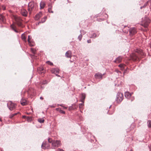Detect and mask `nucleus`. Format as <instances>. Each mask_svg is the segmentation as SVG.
<instances>
[{
    "instance_id": "10",
    "label": "nucleus",
    "mask_w": 151,
    "mask_h": 151,
    "mask_svg": "<svg viewBox=\"0 0 151 151\" xmlns=\"http://www.w3.org/2000/svg\"><path fill=\"white\" fill-rule=\"evenodd\" d=\"M49 145L47 144L46 142H44L42 145V148L43 149H48L49 148Z\"/></svg>"
},
{
    "instance_id": "2",
    "label": "nucleus",
    "mask_w": 151,
    "mask_h": 151,
    "mask_svg": "<svg viewBox=\"0 0 151 151\" xmlns=\"http://www.w3.org/2000/svg\"><path fill=\"white\" fill-rule=\"evenodd\" d=\"M150 22V20L149 18L147 17H145L144 18L142 19L141 25L144 27L146 28L148 26Z\"/></svg>"
},
{
    "instance_id": "34",
    "label": "nucleus",
    "mask_w": 151,
    "mask_h": 151,
    "mask_svg": "<svg viewBox=\"0 0 151 151\" xmlns=\"http://www.w3.org/2000/svg\"><path fill=\"white\" fill-rule=\"evenodd\" d=\"M148 126L149 127H151V121H149L148 122Z\"/></svg>"
},
{
    "instance_id": "26",
    "label": "nucleus",
    "mask_w": 151,
    "mask_h": 151,
    "mask_svg": "<svg viewBox=\"0 0 151 151\" xmlns=\"http://www.w3.org/2000/svg\"><path fill=\"white\" fill-rule=\"evenodd\" d=\"M52 6L51 5H49V8L48 9V12L50 13H53V12L52 10Z\"/></svg>"
},
{
    "instance_id": "48",
    "label": "nucleus",
    "mask_w": 151,
    "mask_h": 151,
    "mask_svg": "<svg viewBox=\"0 0 151 151\" xmlns=\"http://www.w3.org/2000/svg\"><path fill=\"white\" fill-rule=\"evenodd\" d=\"M40 99H42V100H43V98L42 97H40Z\"/></svg>"
},
{
    "instance_id": "51",
    "label": "nucleus",
    "mask_w": 151,
    "mask_h": 151,
    "mask_svg": "<svg viewBox=\"0 0 151 151\" xmlns=\"http://www.w3.org/2000/svg\"><path fill=\"white\" fill-rule=\"evenodd\" d=\"M130 151H133L132 150H131Z\"/></svg>"
},
{
    "instance_id": "53",
    "label": "nucleus",
    "mask_w": 151,
    "mask_h": 151,
    "mask_svg": "<svg viewBox=\"0 0 151 151\" xmlns=\"http://www.w3.org/2000/svg\"><path fill=\"white\" fill-rule=\"evenodd\" d=\"M142 7H141V9H142Z\"/></svg>"
},
{
    "instance_id": "19",
    "label": "nucleus",
    "mask_w": 151,
    "mask_h": 151,
    "mask_svg": "<svg viewBox=\"0 0 151 151\" xmlns=\"http://www.w3.org/2000/svg\"><path fill=\"white\" fill-rule=\"evenodd\" d=\"M47 18V17H44L42 19L41 22H40L37 23V25H39V24L41 23H43L46 20Z\"/></svg>"
},
{
    "instance_id": "28",
    "label": "nucleus",
    "mask_w": 151,
    "mask_h": 151,
    "mask_svg": "<svg viewBox=\"0 0 151 151\" xmlns=\"http://www.w3.org/2000/svg\"><path fill=\"white\" fill-rule=\"evenodd\" d=\"M38 121L39 122L42 123H44V120L43 118H40L38 119Z\"/></svg>"
},
{
    "instance_id": "4",
    "label": "nucleus",
    "mask_w": 151,
    "mask_h": 151,
    "mask_svg": "<svg viewBox=\"0 0 151 151\" xmlns=\"http://www.w3.org/2000/svg\"><path fill=\"white\" fill-rule=\"evenodd\" d=\"M7 105L9 109L11 110H12L15 109L16 106V104L13 103L11 101L8 102Z\"/></svg>"
},
{
    "instance_id": "46",
    "label": "nucleus",
    "mask_w": 151,
    "mask_h": 151,
    "mask_svg": "<svg viewBox=\"0 0 151 151\" xmlns=\"http://www.w3.org/2000/svg\"><path fill=\"white\" fill-rule=\"evenodd\" d=\"M60 106H63L64 108L65 109H67V107H64V106H63L62 105H60Z\"/></svg>"
},
{
    "instance_id": "11",
    "label": "nucleus",
    "mask_w": 151,
    "mask_h": 151,
    "mask_svg": "<svg viewBox=\"0 0 151 151\" xmlns=\"http://www.w3.org/2000/svg\"><path fill=\"white\" fill-rule=\"evenodd\" d=\"M59 70L57 68H53L51 70V72L52 73L55 74L56 75L58 76H59L57 74V73H59Z\"/></svg>"
},
{
    "instance_id": "27",
    "label": "nucleus",
    "mask_w": 151,
    "mask_h": 151,
    "mask_svg": "<svg viewBox=\"0 0 151 151\" xmlns=\"http://www.w3.org/2000/svg\"><path fill=\"white\" fill-rule=\"evenodd\" d=\"M38 70H39L40 71L41 73H43L45 72V71L44 70V68L42 67L38 69Z\"/></svg>"
},
{
    "instance_id": "3",
    "label": "nucleus",
    "mask_w": 151,
    "mask_h": 151,
    "mask_svg": "<svg viewBox=\"0 0 151 151\" xmlns=\"http://www.w3.org/2000/svg\"><path fill=\"white\" fill-rule=\"evenodd\" d=\"M123 99V96L122 93H118L116 97V100L118 103H120Z\"/></svg>"
},
{
    "instance_id": "22",
    "label": "nucleus",
    "mask_w": 151,
    "mask_h": 151,
    "mask_svg": "<svg viewBox=\"0 0 151 151\" xmlns=\"http://www.w3.org/2000/svg\"><path fill=\"white\" fill-rule=\"evenodd\" d=\"M31 38V37L29 35L28 36V42L29 44V45L30 46H33V45H32L30 41V39Z\"/></svg>"
},
{
    "instance_id": "24",
    "label": "nucleus",
    "mask_w": 151,
    "mask_h": 151,
    "mask_svg": "<svg viewBox=\"0 0 151 151\" xmlns=\"http://www.w3.org/2000/svg\"><path fill=\"white\" fill-rule=\"evenodd\" d=\"M85 98V95L84 94H82V96L81 101L83 103H84V99Z\"/></svg>"
},
{
    "instance_id": "41",
    "label": "nucleus",
    "mask_w": 151,
    "mask_h": 151,
    "mask_svg": "<svg viewBox=\"0 0 151 151\" xmlns=\"http://www.w3.org/2000/svg\"><path fill=\"white\" fill-rule=\"evenodd\" d=\"M75 106V104H74V105H72V107H70L69 108V110H71V109H73L72 108H73V107L74 106Z\"/></svg>"
},
{
    "instance_id": "9",
    "label": "nucleus",
    "mask_w": 151,
    "mask_h": 151,
    "mask_svg": "<svg viewBox=\"0 0 151 151\" xmlns=\"http://www.w3.org/2000/svg\"><path fill=\"white\" fill-rule=\"evenodd\" d=\"M104 75V74H102L101 73H97L95 75V78L96 79H102L103 76Z\"/></svg>"
},
{
    "instance_id": "12",
    "label": "nucleus",
    "mask_w": 151,
    "mask_h": 151,
    "mask_svg": "<svg viewBox=\"0 0 151 151\" xmlns=\"http://www.w3.org/2000/svg\"><path fill=\"white\" fill-rule=\"evenodd\" d=\"M42 16V13L41 12H40L35 16V19L36 20H38Z\"/></svg>"
},
{
    "instance_id": "38",
    "label": "nucleus",
    "mask_w": 151,
    "mask_h": 151,
    "mask_svg": "<svg viewBox=\"0 0 151 151\" xmlns=\"http://www.w3.org/2000/svg\"><path fill=\"white\" fill-rule=\"evenodd\" d=\"M124 65L123 64H120L119 65V66L121 68H123L124 67Z\"/></svg>"
},
{
    "instance_id": "42",
    "label": "nucleus",
    "mask_w": 151,
    "mask_h": 151,
    "mask_svg": "<svg viewBox=\"0 0 151 151\" xmlns=\"http://www.w3.org/2000/svg\"><path fill=\"white\" fill-rule=\"evenodd\" d=\"M148 4V2L147 1L146 3H145V5L144 6V7H145L147 5V4Z\"/></svg>"
},
{
    "instance_id": "15",
    "label": "nucleus",
    "mask_w": 151,
    "mask_h": 151,
    "mask_svg": "<svg viewBox=\"0 0 151 151\" xmlns=\"http://www.w3.org/2000/svg\"><path fill=\"white\" fill-rule=\"evenodd\" d=\"M21 12L23 16L26 17L27 16V12L25 9H22Z\"/></svg>"
},
{
    "instance_id": "36",
    "label": "nucleus",
    "mask_w": 151,
    "mask_h": 151,
    "mask_svg": "<svg viewBox=\"0 0 151 151\" xmlns=\"http://www.w3.org/2000/svg\"><path fill=\"white\" fill-rule=\"evenodd\" d=\"M48 141L49 143H52V142L53 141H52V140L50 138H49L48 139Z\"/></svg>"
},
{
    "instance_id": "44",
    "label": "nucleus",
    "mask_w": 151,
    "mask_h": 151,
    "mask_svg": "<svg viewBox=\"0 0 151 151\" xmlns=\"http://www.w3.org/2000/svg\"><path fill=\"white\" fill-rule=\"evenodd\" d=\"M57 151H64L62 149H58L57 150Z\"/></svg>"
},
{
    "instance_id": "50",
    "label": "nucleus",
    "mask_w": 151,
    "mask_h": 151,
    "mask_svg": "<svg viewBox=\"0 0 151 151\" xmlns=\"http://www.w3.org/2000/svg\"><path fill=\"white\" fill-rule=\"evenodd\" d=\"M150 149H151V145H150Z\"/></svg>"
},
{
    "instance_id": "13",
    "label": "nucleus",
    "mask_w": 151,
    "mask_h": 151,
    "mask_svg": "<svg viewBox=\"0 0 151 151\" xmlns=\"http://www.w3.org/2000/svg\"><path fill=\"white\" fill-rule=\"evenodd\" d=\"M129 32L130 35H133L137 33L136 29L134 28H131L129 30Z\"/></svg>"
},
{
    "instance_id": "16",
    "label": "nucleus",
    "mask_w": 151,
    "mask_h": 151,
    "mask_svg": "<svg viewBox=\"0 0 151 151\" xmlns=\"http://www.w3.org/2000/svg\"><path fill=\"white\" fill-rule=\"evenodd\" d=\"M132 94L133 93H130L128 92H127L125 93V96L127 98L129 99L130 97Z\"/></svg>"
},
{
    "instance_id": "14",
    "label": "nucleus",
    "mask_w": 151,
    "mask_h": 151,
    "mask_svg": "<svg viewBox=\"0 0 151 151\" xmlns=\"http://www.w3.org/2000/svg\"><path fill=\"white\" fill-rule=\"evenodd\" d=\"M72 52L70 50H68L67 51L65 54V56L68 58H71L72 56Z\"/></svg>"
},
{
    "instance_id": "47",
    "label": "nucleus",
    "mask_w": 151,
    "mask_h": 151,
    "mask_svg": "<svg viewBox=\"0 0 151 151\" xmlns=\"http://www.w3.org/2000/svg\"><path fill=\"white\" fill-rule=\"evenodd\" d=\"M26 117V116H22V117L23 118H25Z\"/></svg>"
},
{
    "instance_id": "20",
    "label": "nucleus",
    "mask_w": 151,
    "mask_h": 151,
    "mask_svg": "<svg viewBox=\"0 0 151 151\" xmlns=\"http://www.w3.org/2000/svg\"><path fill=\"white\" fill-rule=\"evenodd\" d=\"M11 27L17 33L19 32V31L17 30L16 26L14 24L11 25Z\"/></svg>"
},
{
    "instance_id": "33",
    "label": "nucleus",
    "mask_w": 151,
    "mask_h": 151,
    "mask_svg": "<svg viewBox=\"0 0 151 151\" xmlns=\"http://www.w3.org/2000/svg\"><path fill=\"white\" fill-rule=\"evenodd\" d=\"M46 63L50 65H53V63L49 61H47Z\"/></svg>"
},
{
    "instance_id": "39",
    "label": "nucleus",
    "mask_w": 151,
    "mask_h": 151,
    "mask_svg": "<svg viewBox=\"0 0 151 151\" xmlns=\"http://www.w3.org/2000/svg\"><path fill=\"white\" fill-rule=\"evenodd\" d=\"M83 103L82 104H79V106L80 108H82L83 106Z\"/></svg>"
},
{
    "instance_id": "6",
    "label": "nucleus",
    "mask_w": 151,
    "mask_h": 151,
    "mask_svg": "<svg viewBox=\"0 0 151 151\" xmlns=\"http://www.w3.org/2000/svg\"><path fill=\"white\" fill-rule=\"evenodd\" d=\"M35 4L34 3L33 1L29 2L28 5V10L29 12H31L32 10H33L35 7Z\"/></svg>"
},
{
    "instance_id": "17",
    "label": "nucleus",
    "mask_w": 151,
    "mask_h": 151,
    "mask_svg": "<svg viewBox=\"0 0 151 151\" xmlns=\"http://www.w3.org/2000/svg\"><path fill=\"white\" fill-rule=\"evenodd\" d=\"M122 58L119 56L116 58L114 62L116 63H120L122 60Z\"/></svg>"
},
{
    "instance_id": "45",
    "label": "nucleus",
    "mask_w": 151,
    "mask_h": 151,
    "mask_svg": "<svg viewBox=\"0 0 151 151\" xmlns=\"http://www.w3.org/2000/svg\"><path fill=\"white\" fill-rule=\"evenodd\" d=\"M87 42L88 43H90L91 42V40H87Z\"/></svg>"
},
{
    "instance_id": "7",
    "label": "nucleus",
    "mask_w": 151,
    "mask_h": 151,
    "mask_svg": "<svg viewBox=\"0 0 151 151\" xmlns=\"http://www.w3.org/2000/svg\"><path fill=\"white\" fill-rule=\"evenodd\" d=\"M53 148L55 149L61 145L60 141L59 140L54 141L52 142Z\"/></svg>"
},
{
    "instance_id": "25",
    "label": "nucleus",
    "mask_w": 151,
    "mask_h": 151,
    "mask_svg": "<svg viewBox=\"0 0 151 151\" xmlns=\"http://www.w3.org/2000/svg\"><path fill=\"white\" fill-rule=\"evenodd\" d=\"M0 20L4 22H5V20L4 17L2 14L0 15Z\"/></svg>"
},
{
    "instance_id": "30",
    "label": "nucleus",
    "mask_w": 151,
    "mask_h": 151,
    "mask_svg": "<svg viewBox=\"0 0 151 151\" xmlns=\"http://www.w3.org/2000/svg\"><path fill=\"white\" fill-rule=\"evenodd\" d=\"M31 52L34 54H35L36 53V49H34V48H31Z\"/></svg>"
},
{
    "instance_id": "49",
    "label": "nucleus",
    "mask_w": 151,
    "mask_h": 151,
    "mask_svg": "<svg viewBox=\"0 0 151 151\" xmlns=\"http://www.w3.org/2000/svg\"><path fill=\"white\" fill-rule=\"evenodd\" d=\"M0 121H2L1 119V118H0Z\"/></svg>"
},
{
    "instance_id": "35",
    "label": "nucleus",
    "mask_w": 151,
    "mask_h": 151,
    "mask_svg": "<svg viewBox=\"0 0 151 151\" xmlns=\"http://www.w3.org/2000/svg\"><path fill=\"white\" fill-rule=\"evenodd\" d=\"M82 37V35H80L78 37V39L80 41H81Z\"/></svg>"
},
{
    "instance_id": "37",
    "label": "nucleus",
    "mask_w": 151,
    "mask_h": 151,
    "mask_svg": "<svg viewBox=\"0 0 151 151\" xmlns=\"http://www.w3.org/2000/svg\"><path fill=\"white\" fill-rule=\"evenodd\" d=\"M1 7H2V9L3 10H5L6 9V7L4 5H2L1 6Z\"/></svg>"
},
{
    "instance_id": "5",
    "label": "nucleus",
    "mask_w": 151,
    "mask_h": 151,
    "mask_svg": "<svg viewBox=\"0 0 151 151\" xmlns=\"http://www.w3.org/2000/svg\"><path fill=\"white\" fill-rule=\"evenodd\" d=\"M14 19L18 26L22 27V20L20 17L17 16H14Z\"/></svg>"
},
{
    "instance_id": "8",
    "label": "nucleus",
    "mask_w": 151,
    "mask_h": 151,
    "mask_svg": "<svg viewBox=\"0 0 151 151\" xmlns=\"http://www.w3.org/2000/svg\"><path fill=\"white\" fill-rule=\"evenodd\" d=\"M27 93L29 94L32 96H35L36 94L35 91L32 88L29 89L27 91Z\"/></svg>"
},
{
    "instance_id": "18",
    "label": "nucleus",
    "mask_w": 151,
    "mask_h": 151,
    "mask_svg": "<svg viewBox=\"0 0 151 151\" xmlns=\"http://www.w3.org/2000/svg\"><path fill=\"white\" fill-rule=\"evenodd\" d=\"M27 102L24 99H22L21 101V104L23 106L26 105L27 104Z\"/></svg>"
},
{
    "instance_id": "23",
    "label": "nucleus",
    "mask_w": 151,
    "mask_h": 151,
    "mask_svg": "<svg viewBox=\"0 0 151 151\" xmlns=\"http://www.w3.org/2000/svg\"><path fill=\"white\" fill-rule=\"evenodd\" d=\"M21 38L22 40L25 42H26V37L24 34H23L22 35Z\"/></svg>"
},
{
    "instance_id": "21",
    "label": "nucleus",
    "mask_w": 151,
    "mask_h": 151,
    "mask_svg": "<svg viewBox=\"0 0 151 151\" xmlns=\"http://www.w3.org/2000/svg\"><path fill=\"white\" fill-rule=\"evenodd\" d=\"M40 7L41 9H42L44 8L45 6V3L44 1H41L40 3Z\"/></svg>"
},
{
    "instance_id": "43",
    "label": "nucleus",
    "mask_w": 151,
    "mask_h": 151,
    "mask_svg": "<svg viewBox=\"0 0 151 151\" xmlns=\"http://www.w3.org/2000/svg\"><path fill=\"white\" fill-rule=\"evenodd\" d=\"M32 119V118L31 117H27V119L28 120H29L30 119Z\"/></svg>"
},
{
    "instance_id": "52",
    "label": "nucleus",
    "mask_w": 151,
    "mask_h": 151,
    "mask_svg": "<svg viewBox=\"0 0 151 151\" xmlns=\"http://www.w3.org/2000/svg\"><path fill=\"white\" fill-rule=\"evenodd\" d=\"M150 4L151 5V1H150Z\"/></svg>"
},
{
    "instance_id": "29",
    "label": "nucleus",
    "mask_w": 151,
    "mask_h": 151,
    "mask_svg": "<svg viewBox=\"0 0 151 151\" xmlns=\"http://www.w3.org/2000/svg\"><path fill=\"white\" fill-rule=\"evenodd\" d=\"M19 112H17V113L11 114L9 116L10 118L11 119L14 116L17 115L18 114H19Z\"/></svg>"
},
{
    "instance_id": "40",
    "label": "nucleus",
    "mask_w": 151,
    "mask_h": 151,
    "mask_svg": "<svg viewBox=\"0 0 151 151\" xmlns=\"http://www.w3.org/2000/svg\"><path fill=\"white\" fill-rule=\"evenodd\" d=\"M60 112L61 113H62V114H65V111H64L62 110H60Z\"/></svg>"
},
{
    "instance_id": "32",
    "label": "nucleus",
    "mask_w": 151,
    "mask_h": 151,
    "mask_svg": "<svg viewBox=\"0 0 151 151\" xmlns=\"http://www.w3.org/2000/svg\"><path fill=\"white\" fill-rule=\"evenodd\" d=\"M96 35L95 33H93L90 37L91 38H93V37H96Z\"/></svg>"
},
{
    "instance_id": "1",
    "label": "nucleus",
    "mask_w": 151,
    "mask_h": 151,
    "mask_svg": "<svg viewBox=\"0 0 151 151\" xmlns=\"http://www.w3.org/2000/svg\"><path fill=\"white\" fill-rule=\"evenodd\" d=\"M145 55V53L141 49H137L135 53L131 55V59L134 61L139 60V58H142Z\"/></svg>"
},
{
    "instance_id": "31",
    "label": "nucleus",
    "mask_w": 151,
    "mask_h": 151,
    "mask_svg": "<svg viewBox=\"0 0 151 151\" xmlns=\"http://www.w3.org/2000/svg\"><path fill=\"white\" fill-rule=\"evenodd\" d=\"M47 83V82L46 81H43L41 82L40 83V86L41 87V88L42 87V86L41 85V84L42 85V84H45V83Z\"/></svg>"
}]
</instances>
